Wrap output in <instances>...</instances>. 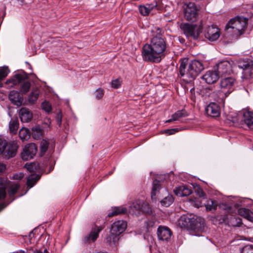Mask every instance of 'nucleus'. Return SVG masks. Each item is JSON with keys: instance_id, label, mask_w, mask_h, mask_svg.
Returning <instances> with one entry per match:
<instances>
[{"instance_id": "nucleus-41", "label": "nucleus", "mask_w": 253, "mask_h": 253, "mask_svg": "<svg viewBox=\"0 0 253 253\" xmlns=\"http://www.w3.org/2000/svg\"><path fill=\"white\" fill-rule=\"evenodd\" d=\"M189 202L192 206L197 208L202 206V202L200 198L190 199H189Z\"/></svg>"}, {"instance_id": "nucleus-10", "label": "nucleus", "mask_w": 253, "mask_h": 253, "mask_svg": "<svg viewBox=\"0 0 253 253\" xmlns=\"http://www.w3.org/2000/svg\"><path fill=\"white\" fill-rule=\"evenodd\" d=\"M18 148L17 143L15 141H12L6 145L1 155L7 159L14 157L17 153Z\"/></svg>"}, {"instance_id": "nucleus-47", "label": "nucleus", "mask_w": 253, "mask_h": 253, "mask_svg": "<svg viewBox=\"0 0 253 253\" xmlns=\"http://www.w3.org/2000/svg\"><path fill=\"white\" fill-rule=\"evenodd\" d=\"M25 168L30 172H34L36 169V164L33 163H27Z\"/></svg>"}, {"instance_id": "nucleus-60", "label": "nucleus", "mask_w": 253, "mask_h": 253, "mask_svg": "<svg viewBox=\"0 0 253 253\" xmlns=\"http://www.w3.org/2000/svg\"><path fill=\"white\" fill-rule=\"evenodd\" d=\"M4 207V203H0V211Z\"/></svg>"}, {"instance_id": "nucleus-4", "label": "nucleus", "mask_w": 253, "mask_h": 253, "mask_svg": "<svg viewBox=\"0 0 253 253\" xmlns=\"http://www.w3.org/2000/svg\"><path fill=\"white\" fill-rule=\"evenodd\" d=\"M180 28L187 38L195 40L198 38L203 28L201 25L184 23L180 25Z\"/></svg>"}, {"instance_id": "nucleus-19", "label": "nucleus", "mask_w": 253, "mask_h": 253, "mask_svg": "<svg viewBox=\"0 0 253 253\" xmlns=\"http://www.w3.org/2000/svg\"><path fill=\"white\" fill-rule=\"evenodd\" d=\"M28 78L27 74L25 73H21L16 74L12 77L10 79L6 81L5 82L6 84H12L10 85V87H12L13 85H16L22 83Z\"/></svg>"}, {"instance_id": "nucleus-46", "label": "nucleus", "mask_w": 253, "mask_h": 253, "mask_svg": "<svg viewBox=\"0 0 253 253\" xmlns=\"http://www.w3.org/2000/svg\"><path fill=\"white\" fill-rule=\"evenodd\" d=\"M241 253H253V245H247L243 248Z\"/></svg>"}, {"instance_id": "nucleus-59", "label": "nucleus", "mask_w": 253, "mask_h": 253, "mask_svg": "<svg viewBox=\"0 0 253 253\" xmlns=\"http://www.w3.org/2000/svg\"><path fill=\"white\" fill-rule=\"evenodd\" d=\"M33 130H36L37 132L41 133V129L39 127H35L33 128Z\"/></svg>"}, {"instance_id": "nucleus-52", "label": "nucleus", "mask_w": 253, "mask_h": 253, "mask_svg": "<svg viewBox=\"0 0 253 253\" xmlns=\"http://www.w3.org/2000/svg\"><path fill=\"white\" fill-rule=\"evenodd\" d=\"M121 82L118 79L113 80L112 82V86L115 88H118L121 86Z\"/></svg>"}, {"instance_id": "nucleus-45", "label": "nucleus", "mask_w": 253, "mask_h": 253, "mask_svg": "<svg viewBox=\"0 0 253 253\" xmlns=\"http://www.w3.org/2000/svg\"><path fill=\"white\" fill-rule=\"evenodd\" d=\"M42 107L43 110L47 113L51 112V106L50 103L48 102L44 101L42 104Z\"/></svg>"}, {"instance_id": "nucleus-44", "label": "nucleus", "mask_w": 253, "mask_h": 253, "mask_svg": "<svg viewBox=\"0 0 253 253\" xmlns=\"http://www.w3.org/2000/svg\"><path fill=\"white\" fill-rule=\"evenodd\" d=\"M190 218L185 215L181 216L179 220V223L181 224L184 227L188 226V223L189 222Z\"/></svg>"}, {"instance_id": "nucleus-13", "label": "nucleus", "mask_w": 253, "mask_h": 253, "mask_svg": "<svg viewBox=\"0 0 253 253\" xmlns=\"http://www.w3.org/2000/svg\"><path fill=\"white\" fill-rule=\"evenodd\" d=\"M205 36L211 41H216L220 36L219 29L214 25L209 26L206 30Z\"/></svg>"}, {"instance_id": "nucleus-35", "label": "nucleus", "mask_w": 253, "mask_h": 253, "mask_svg": "<svg viewBox=\"0 0 253 253\" xmlns=\"http://www.w3.org/2000/svg\"><path fill=\"white\" fill-rule=\"evenodd\" d=\"M19 126V122L17 119L11 120L9 123V127L10 132L12 134H15L17 133V129Z\"/></svg>"}, {"instance_id": "nucleus-36", "label": "nucleus", "mask_w": 253, "mask_h": 253, "mask_svg": "<svg viewBox=\"0 0 253 253\" xmlns=\"http://www.w3.org/2000/svg\"><path fill=\"white\" fill-rule=\"evenodd\" d=\"M19 136L22 141L27 140L30 136V131L25 127H22L19 130Z\"/></svg>"}, {"instance_id": "nucleus-57", "label": "nucleus", "mask_w": 253, "mask_h": 253, "mask_svg": "<svg viewBox=\"0 0 253 253\" xmlns=\"http://www.w3.org/2000/svg\"><path fill=\"white\" fill-rule=\"evenodd\" d=\"M56 120H57V122L58 124V125L59 126H60V125L61 124V122H62V116H61V114L59 113L57 114Z\"/></svg>"}, {"instance_id": "nucleus-48", "label": "nucleus", "mask_w": 253, "mask_h": 253, "mask_svg": "<svg viewBox=\"0 0 253 253\" xmlns=\"http://www.w3.org/2000/svg\"><path fill=\"white\" fill-rule=\"evenodd\" d=\"M6 145L7 142L6 140L2 138H0V154H1L2 152H3Z\"/></svg>"}, {"instance_id": "nucleus-5", "label": "nucleus", "mask_w": 253, "mask_h": 253, "mask_svg": "<svg viewBox=\"0 0 253 253\" xmlns=\"http://www.w3.org/2000/svg\"><path fill=\"white\" fill-rule=\"evenodd\" d=\"M238 67L243 70V79L253 78V60L250 59L240 60L238 63Z\"/></svg>"}, {"instance_id": "nucleus-40", "label": "nucleus", "mask_w": 253, "mask_h": 253, "mask_svg": "<svg viewBox=\"0 0 253 253\" xmlns=\"http://www.w3.org/2000/svg\"><path fill=\"white\" fill-rule=\"evenodd\" d=\"M20 185L18 183H15L11 185L8 190V194L9 196L10 197H12L16 193Z\"/></svg>"}, {"instance_id": "nucleus-3", "label": "nucleus", "mask_w": 253, "mask_h": 253, "mask_svg": "<svg viewBox=\"0 0 253 253\" xmlns=\"http://www.w3.org/2000/svg\"><path fill=\"white\" fill-rule=\"evenodd\" d=\"M235 79L231 77L225 78L220 82V89L218 91L217 97L222 101L224 100L234 90Z\"/></svg>"}, {"instance_id": "nucleus-55", "label": "nucleus", "mask_w": 253, "mask_h": 253, "mask_svg": "<svg viewBox=\"0 0 253 253\" xmlns=\"http://www.w3.org/2000/svg\"><path fill=\"white\" fill-rule=\"evenodd\" d=\"M13 177L14 179L20 180L24 177V174L22 173L15 174Z\"/></svg>"}, {"instance_id": "nucleus-62", "label": "nucleus", "mask_w": 253, "mask_h": 253, "mask_svg": "<svg viewBox=\"0 0 253 253\" xmlns=\"http://www.w3.org/2000/svg\"><path fill=\"white\" fill-rule=\"evenodd\" d=\"M2 81L0 79V87H2Z\"/></svg>"}, {"instance_id": "nucleus-2", "label": "nucleus", "mask_w": 253, "mask_h": 253, "mask_svg": "<svg viewBox=\"0 0 253 253\" xmlns=\"http://www.w3.org/2000/svg\"><path fill=\"white\" fill-rule=\"evenodd\" d=\"M248 22V18L243 17L236 16L233 18L226 25L227 33L232 34L233 38L237 39L245 33Z\"/></svg>"}, {"instance_id": "nucleus-64", "label": "nucleus", "mask_w": 253, "mask_h": 253, "mask_svg": "<svg viewBox=\"0 0 253 253\" xmlns=\"http://www.w3.org/2000/svg\"><path fill=\"white\" fill-rule=\"evenodd\" d=\"M183 41H184V40H183V39H182V40H181V41H180V42H182Z\"/></svg>"}, {"instance_id": "nucleus-31", "label": "nucleus", "mask_w": 253, "mask_h": 253, "mask_svg": "<svg viewBox=\"0 0 253 253\" xmlns=\"http://www.w3.org/2000/svg\"><path fill=\"white\" fill-rule=\"evenodd\" d=\"M206 210L210 211H214L216 210L218 206V203L216 201L212 199L207 200L206 203L205 204Z\"/></svg>"}, {"instance_id": "nucleus-53", "label": "nucleus", "mask_w": 253, "mask_h": 253, "mask_svg": "<svg viewBox=\"0 0 253 253\" xmlns=\"http://www.w3.org/2000/svg\"><path fill=\"white\" fill-rule=\"evenodd\" d=\"M6 196L5 189L3 187H0V201L3 199Z\"/></svg>"}, {"instance_id": "nucleus-28", "label": "nucleus", "mask_w": 253, "mask_h": 253, "mask_svg": "<svg viewBox=\"0 0 253 253\" xmlns=\"http://www.w3.org/2000/svg\"><path fill=\"white\" fill-rule=\"evenodd\" d=\"M238 213L249 221L253 220V212L248 209L240 208L238 210Z\"/></svg>"}, {"instance_id": "nucleus-6", "label": "nucleus", "mask_w": 253, "mask_h": 253, "mask_svg": "<svg viewBox=\"0 0 253 253\" xmlns=\"http://www.w3.org/2000/svg\"><path fill=\"white\" fill-rule=\"evenodd\" d=\"M184 16L186 20L189 21L195 22L198 16L199 9L195 3L189 2L183 6Z\"/></svg>"}, {"instance_id": "nucleus-51", "label": "nucleus", "mask_w": 253, "mask_h": 253, "mask_svg": "<svg viewBox=\"0 0 253 253\" xmlns=\"http://www.w3.org/2000/svg\"><path fill=\"white\" fill-rule=\"evenodd\" d=\"M218 206L220 209L225 210L227 212H230L231 211V207L225 203H221Z\"/></svg>"}, {"instance_id": "nucleus-16", "label": "nucleus", "mask_w": 253, "mask_h": 253, "mask_svg": "<svg viewBox=\"0 0 253 253\" xmlns=\"http://www.w3.org/2000/svg\"><path fill=\"white\" fill-rule=\"evenodd\" d=\"M172 233L167 227L160 226L157 229V235L159 239L163 241H168L171 237Z\"/></svg>"}, {"instance_id": "nucleus-27", "label": "nucleus", "mask_w": 253, "mask_h": 253, "mask_svg": "<svg viewBox=\"0 0 253 253\" xmlns=\"http://www.w3.org/2000/svg\"><path fill=\"white\" fill-rule=\"evenodd\" d=\"M119 236L110 231V234L106 238V243L110 247L116 246L119 241Z\"/></svg>"}, {"instance_id": "nucleus-37", "label": "nucleus", "mask_w": 253, "mask_h": 253, "mask_svg": "<svg viewBox=\"0 0 253 253\" xmlns=\"http://www.w3.org/2000/svg\"><path fill=\"white\" fill-rule=\"evenodd\" d=\"M49 143L48 142L45 140L42 139L40 143V155L41 156H43L45 153L46 152L48 148Z\"/></svg>"}, {"instance_id": "nucleus-18", "label": "nucleus", "mask_w": 253, "mask_h": 253, "mask_svg": "<svg viewBox=\"0 0 253 253\" xmlns=\"http://www.w3.org/2000/svg\"><path fill=\"white\" fill-rule=\"evenodd\" d=\"M219 76L216 70H209L207 71L202 76V79L208 84H213L219 79Z\"/></svg>"}, {"instance_id": "nucleus-25", "label": "nucleus", "mask_w": 253, "mask_h": 253, "mask_svg": "<svg viewBox=\"0 0 253 253\" xmlns=\"http://www.w3.org/2000/svg\"><path fill=\"white\" fill-rule=\"evenodd\" d=\"M9 100L15 105L19 106L21 104L23 98L20 96L19 92L15 91H10L9 94Z\"/></svg>"}, {"instance_id": "nucleus-34", "label": "nucleus", "mask_w": 253, "mask_h": 253, "mask_svg": "<svg viewBox=\"0 0 253 253\" xmlns=\"http://www.w3.org/2000/svg\"><path fill=\"white\" fill-rule=\"evenodd\" d=\"M127 211V209L124 207H115L111 212L108 213V215L109 217H112L114 215H117L120 214L125 213Z\"/></svg>"}, {"instance_id": "nucleus-32", "label": "nucleus", "mask_w": 253, "mask_h": 253, "mask_svg": "<svg viewBox=\"0 0 253 253\" xmlns=\"http://www.w3.org/2000/svg\"><path fill=\"white\" fill-rule=\"evenodd\" d=\"M161 188L160 182L159 180L156 179L153 181V187L151 192V198L153 200H156V196L159 191Z\"/></svg>"}, {"instance_id": "nucleus-26", "label": "nucleus", "mask_w": 253, "mask_h": 253, "mask_svg": "<svg viewBox=\"0 0 253 253\" xmlns=\"http://www.w3.org/2000/svg\"><path fill=\"white\" fill-rule=\"evenodd\" d=\"M188 114L186 110L183 109L176 111L172 115L171 119L166 121V123H171L172 121L179 120L180 119L188 116Z\"/></svg>"}, {"instance_id": "nucleus-12", "label": "nucleus", "mask_w": 253, "mask_h": 253, "mask_svg": "<svg viewBox=\"0 0 253 253\" xmlns=\"http://www.w3.org/2000/svg\"><path fill=\"white\" fill-rule=\"evenodd\" d=\"M219 76L230 74L232 72L231 64L227 61H223L216 65V71Z\"/></svg>"}, {"instance_id": "nucleus-29", "label": "nucleus", "mask_w": 253, "mask_h": 253, "mask_svg": "<svg viewBox=\"0 0 253 253\" xmlns=\"http://www.w3.org/2000/svg\"><path fill=\"white\" fill-rule=\"evenodd\" d=\"M157 4L156 2L153 3L147 4L146 6H140L139 9L140 13L143 15H148L151 10H152L154 7H157Z\"/></svg>"}, {"instance_id": "nucleus-7", "label": "nucleus", "mask_w": 253, "mask_h": 253, "mask_svg": "<svg viewBox=\"0 0 253 253\" xmlns=\"http://www.w3.org/2000/svg\"><path fill=\"white\" fill-rule=\"evenodd\" d=\"M129 212L137 216L141 213H147L150 211L148 204L142 201L138 200L133 202L129 207Z\"/></svg>"}, {"instance_id": "nucleus-38", "label": "nucleus", "mask_w": 253, "mask_h": 253, "mask_svg": "<svg viewBox=\"0 0 253 253\" xmlns=\"http://www.w3.org/2000/svg\"><path fill=\"white\" fill-rule=\"evenodd\" d=\"M173 202V198L171 195H168L161 201V203L165 207L169 206Z\"/></svg>"}, {"instance_id": "nucleus-21", "label": "nucleus", "mask_w": 253, "mask_h": 253, "mask_svg": "<svg viewBox=\"0 0 253 253\" xmlns=\"http://www.w3.org/2000/svg\"><path fill=\"white\" fill-rule=\"evenodd\" d=\"M21 122L27 123L30 122L33 117L32 113L29 109L22 107L20 109L19 114Z\"/></svg>"}, {"instance_id": "nucleus-61", "label": "nucleus", "mask_w": 253, "mask_h": 253, "mask_svg": "<svg viewBox=\"0 0 253 253\" xmlns=\"http://www.w3.org/2000/svg\"><path fill=\"white\" fill-rule=\"evenodd\" d=\"M35 253H42V252L40 250H37V251H35Z\"/></svg>"}, {"instance_id": "nucleus-11", "label": "nucleus", "mask_w": 253, "mask_h": 253, "mask_svg": "<svg viewBox=\"0 0 253 253\" xmlns=\"http://www.w3.org/2000/svg\"><path fill=\"white\" fill-rule=\"evenodd\" d=\"M102 229V226L95 225L92 228L90 233L84 237V242L85 244L94 242L98 237L99 234Z\"/></svg>"}, {"instance_id": "nucleus-58", "label": "nucleus", "mask_w": 253, "mask_h": 253, "mask_svg": "<svg viewBox=\"0 0 253 253\" xmlns=\"http://www.w3.org/2000/svg\"><path fill=\"white\" fill-rule=\"evenodd\" d=\"M5 169V166L0 163V172H3Z\"/></svg>"}, {"instance_id": "nucleus-56", "label": "nucleus", "mask_w": 253, "mask_h": 253, "mask_svg": "<svg viewBox=\"0 0 253 253\" xmlns=\"http://www.w3.org/2000/svg\"><path fill=\"white\" fill-rule=\"evenodd\" d=\"M198 194L199 195V198H205L206 197V194L204 192V191L200 189L198 191H197Z\"/></svg>"}, {"instance_id": "nucleus-23", "label": "nucleus", "mask_w": 253, "mask_h": 253, "mask_svg": "<svg viewBox=\"0 0 253 253\" xmlns=\"http://www.w3.org/2000/svg\"><path fill=\"white\" fill-rule=\"evenodd\" d=\"M243 121L247 126L253 129V112L247 110L243 112Z\"/></svg>"}, {"instance_id": "nucleus-14", "label": "nucleus", "mask_w": 253, "mask_h": 253, "mask_svg": "<svg viewBox=\"0 0 253 253\" xmlns=\"http://www.w3.org/2000/svg\"><path fill=\"white\" fill-rule=\"evenodd\" d=\"M205 111L207 114L212 118H216L220 115V108L219 106L214 102L210 103L206 108Z\"/></svg>"}, {"instance_id": "nucleus-30", "label": "nucleus", "mask_w": 253, "mask_h": 253, "mask_svg": "<svg viewBox=\"0 0 253 253\" xmlns=\"http://www.w3.org/2000/svg\"><path fill=\"white\" fill-rule=\"evenodd\" d=\"M41 176L37 174H32L29 175L27 178V186L31 188L40 179Z\"/></svg>"}, {"instance_id": "nucleus-9", "label": "nucleus", "mask_w": 253, "mask_h": 253, "mask_svg": "<svg viewBox=\"0 0 253 253\" xmlns=\"http://www.w3.org/2000/svg\"><path fill=\"white\" fill-rule=\"evenodd\" d=\"M37 147L34 143H30L25 146L21 157L23 160L28 161L32 159L36 154Z\"/></svg>"}, {"instance_id": "nucleus-43", "label": "nucleus", "mask_w": 253, "mask_h": 253, "mask_svg": "<svg viewBox=\"0 0 253 253\" xmlns=\"http://www.w3.org/2000/svg\"><path fill=\"white\" fill-rule=\"evenodd\" d=\"M31 87V83L28 81L24 82L20 87V91L24 94L26 93L29 91Z\"/></svg>"}, {"instance_id": "nucleus-33", "label": "nucleus", "mask_w": 253, "mask_h": 253, "mask_svg": "<svg viewBox=\"0 0 253 253\" xmlns=\"http://www.w3.org/2000/svg\"><path fill=\"white\" fill-rule=\"evenodd\" d=\"M227 218L228 224L231 226H240L242 224L241 219L233 215H230Z\"/></svg>"}, {"instance_id": "nucleus-63", "label": "nucleus", "mask_w": 253, "mask_h": 253, "mask_svg": "<svg viewBox=\"0 0 253 253\" xmlns=\"http://www.w3.org/2000/svg\"><path fill=\"white\" fill-rule=\"evenodd\" d=\"M42 253H48V251H47L46 249H44L43 250V252H42Z\"/></svg>"}, {"instance_id": "nucleus-17", "label": "nucleus", "mask_w": 253, "mask_h": 253, "mask_svg": "<svg viewBox=\"0 0 253 253\" xmlns=\"http://www.w3.org/2000/svg\"><path fill=\"white\" fill-rule=\"evenodd\" d=\"M127 226L126 222L124 220H118L113 223L112 225L110 231L117 236H119L126 229Z\"/></svg>"}, {"instance_id": "nucleus-22", "label": "nucleus", "mask_w": 253, "mask_h": 253, "mask_svg": "<svg viewBox=\"0 0 253 253\" xmlns=\"http://www.w3.org/2000/svg\"><path fill=\"white\" fill-rule=\"evenodd\" d=\"M175 194L180 197L187 196L192 193V189L187 185H181L174 190Z\"/></svg>"}, {"instance_id": "nucleus-15", "label": "nucleus", "mask_w": 253, "mask_h": 253, "mask_svg": "<svg viewBox=\"0 0 253 253\" xmlns=\"http://www.w3.org/2000/svg\"><path fill=\"white\" fill-rule=\"evenodd\" d=\"M179 74L181 77L182 78V80L186 83H189L194 80L195 78H190L188 75L189 73V67H187L186 62L182 61L180 62L179 68Z\"/></svg>"}, {"instance_id": "nucleus-49", "label": "nucleus", "mask_w": 253, "mask_h": 253, "mask_svg": "<svg viewBox=\"0 0 253 253\" xmlns=\"http://www.w3.org/2000/svg\"><path fill=\"white\" fill-rule=\"evenodd\" d=\"M104 94L103 90L100 88L97 89L95 92V95L97 99H101Z\"/></svg>"}, {"instance_id": "nucleus-20", "label": "nucleus", "mask_w": 253, "mask_h": 253, "mask_svg": "<svg viewBox=\"0 0 253 253\" xmlns=\"http://www.w3.org/2000/svg\"><path fill=\"white\" fill-rule=\"evenodd\" d=\"M28 78L27 74L25 73H21L16 74L12 77L10 79L6 81L5 82L6 84H12L10 85V87H12L13 85H16L22 83Z\"/></svg>"}, {"instance_id": "nucleus-54", "label": "nucleus", "mask_w": 253, "mask_h": 253, "mask_svg": "<svg viewBox=\"0 0 253 253\" xmlns=\"http://www.w3.org/2000/svg\"><path fill=\"white\" fill-rule=\"evenodd\" d=\"M178 128H172L170 129H167L165 130V132L168 135H171L174 134L175 132H178Z\"/></svg>"}, {"instance_id": "nucleus-42", "label": "nucleus", "mask_w": 253, "mask_h": 253, "mask_svg": "<svg viewBox=\"0 0 253 253\" xmlns=\"http://www.w3.org/2000/svg\"><path fill=\"white\" fill-rule=\"evenodd\" d=\"M10 71L7 67L4 66L0 68V79L3 81L8 75Z\"/></svg>"}, {"instance_id": "nucleus-24", "label": "nucleus", "mask_w": 253, "mask_h": 253, "mask_svg": "<svg viewBox=\"0 0 253 253\" xmlns=\"http://www.w3.org/2000/svg\"><path fill=\"white\" fill-rule=\"evenodd\" d=\"M200 93L202 96L205 98L211 97L214 99H219V98L217 97V95H218V92L216 93L215 91H213L212 88L210 87H203L200 90Z\"/></svg>"}, {"instance_id": "nucleus-1", "label": "nucleus", "mask_w": 253, "mask_h": 253, "mask_svg": "<svg viewBox=\"0 0 253 253\" xmlns=\"http://www.w3.org/2000/svg\"><path fill=\"white\" fill-rule=\"evenodd\" d=\"M166 48L167 43L165 39L160 36H156L152 38L149 44H145L143 46L142 57L146 61L159 62Z\"/></svg>"}, {"instance_id": "nucleus-8", "label": "nucleus", "mask_w": 253, "mask_h": 253, "mask_svg": "<svg viewBox=\"0 0 253 253\" xmlns=\"http://www.w3.org/2000/svg\"><path fill=\"white\" fill-rule=\"evenodd\" d=\"M189 73L190 78H196L204 69L203 63L199 60H193L189 64Z\"/></svg>"}, {"instance_id": "nucleus-50", "label": "nucleus", "mask_w": 253, "mask_h": 253, "mask_svg": "<svg viewBox=\"0 0 253 253\" xmlns=\"http://www.w3.org/2000/svg\"><path fill=\"white\" fill-rule=\"evenodd\" d=\"M156 222V219L154 217L151 218L150 219H148L145 222L147 228L148 229L150 227H152L154 226Z\"/></svg>"}, {"instance_id": "nucleus-39", "label": "nucleus", "mask_w": 253, "mask_h": 253, "mask_svg": "<svg viewBox=\"0 0 253 253\" xmlns=\"http://www.w3.org/2000/svg\"><path fill=\"white\" fill-rule=\"evenodd\" d=\"M39 96V91L37 90L32 91L28 97V101L31 104H34Z\"/></svg>"}]
</instances>
